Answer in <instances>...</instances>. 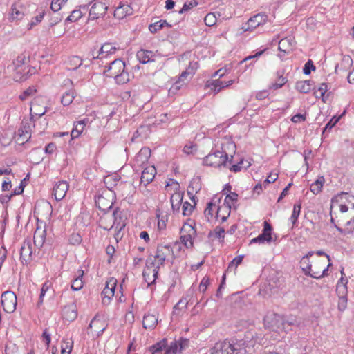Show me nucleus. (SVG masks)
Listing matches in <instances>:
<instances>
[{
  "instance_id": "nucleus-49",
  "label": "nucleus",
  "mask_w": 354,
  "mask_h": 354,
  "mask_svg": "<svg viewBox=\"0 0 354 354\" xmlns=\"http://www.w3.org/2000/svg\"><path fill=\"white\" fill-rule=\"evenodd\" d=\"M330 223L334 225V227L336 228L337 225L339 227L341 224V219L338 218V211L335 210V208L332 209V203H330Z\"/></svg>"
},
{
  "instance_id": "nucleus-43",
  "label": "nucleus",
  "mask_w": 354,
  "mask_h": 354,
  "mask_svg": "<svg viewBox=\"0 0 354 354\" xmlns=\"http://www.w3.org/2000/svg\"><path fill=\"white\" fill-rule=\"evenodd\" d=\"M301 208V203L294 205L293 210H292L291 216L290 218V220L292 225V227H294L295 226H297V223L298 221V217L300 214Z\"/></svg>"
},
{
  "instance_id": "nucleus-46",
  "label": "nucleus",
  "mask_w": 354,
  "mask_h": 354,
  "mask_svg": "<svg viewBox=\"0 0 354 354\" xmlns=\"http://www.w3.org/2000/svg\"><path fill=\"white\" fill-rule=\"evenodd\" d=\"M238 201V194L235 192H231L227 194L224 200L223 205L230 206V208L234 206V203Z\"/></svg>"
},
{
  "instance_id": "nucleus-55",
  "label": "nucleus",
  "mask_w": 354,
  "mask_h": 354,
  "mask_svg": "<svg viewBox=\"0 0 354 354\" xmlns=\"http://www.w3.org/2000/svg\"><path fill=\"white\" fill-rule=\"evenodd\" d=\"M18 132L19 137L17 138V142H20L21 144H24L30 138V134L28 133V131H26V132H24L23 129H19Z\"/></svg>"
},
{
  "instance_id": "nucleus-35",
  "label": "nucleus",
  "mask_w": 354,
  "mask_h": 354,
  "mask_svg": "<svg viewBox=\"0 0 354 354\" xmlns=\"http://www.w3.org/2000/svg\"><path fill=\"white\" fill-rule=\"evenodd\" d=\"M29 64V58L27 57L25 55L21 54L19 55L12 62V64L10 66L11 68H20L25 67L28 66Z\"/></svg>"
},
{
  "instance_id": "nucleus-13",
  "label": "nucleus",
  "mask_w": 354,
  "mask_h": 354,
  "mask_svg": "<svg viewBox=\"0 0 354 354\" xmlns=\"http://www.w3.org/2000/svg\"><path fill=\"white\" fill-rule=\"evenodd\" d=\"M107 10V6L100 1H97L94 3L90 10H89V17L91 19H97L100 17L104 16Z\"/></svg>"
},
{
  "instance_id": "nucleus-17",
  "label": "nucleus",
  "mask_w": 354,
  "mask_h": 354,
  "mask_svg": "<svg viewBox=\"0 0 354 354\" xmlns=\"http://www.w3.org/2000/svg\"><path fill=\"white\" fill-rule=\"evenodd\" d=\"M156 169L153 166L147 167L144 169L140 177V183L145 186L149 184L154 178Z\"/></svg>"
},
{
  "instance_id": "nucleus-37",
  "label": "nucleus",
  "mask_w": 354,
  "mask_h": 354,
  "mask_svg": "<svg viewBox=\"0 0 354 354\" xmlns=\"http://www.w3.org/2000/svg\"><path fill=\"white\" fill-rule=\"evenodd\" d=\"M165 26L171 28V25L169 24L166 20L160 19L158 21L151 24L149 26V30L151 33H155L157 31L161 30Z\"/></svg>"
},
{
  "instance_id": "nucleus-45",
  "label": "nucleus",
  "mask_w": 354,
  "mask_h": 354,
  "mask_svg": "<svg viewBox=\"0 0 354 354\" xmlns=\"http://www.w3.org/2000/svg\"><path fill=\"white\" fill-rule=\"evenodd\" d=\"M243 259V255H239L233 259V260L229 263L227 272H235L237 266L241 263Z\"/></svg>"
},
{
  "instance_id": "nucleus-39",
  "label": "nucleus",
  "mask_w": 354,
  "mask_h": 354,
  "mask_svg": "<svg viewBox=\"0 0 354 354\" xmlns=\"http://www.w3.org/2000/svg\"><path fill=\"white\" fill-rule=\"evenodd\" d=\"M86 124V120L84 119L82 120L76 122L74 124V127L71 131V136L72 138H75L80 136V133L82 132L84 126Z\"/></svg>"
},
{
  "instance_id": "nucleus-30",
  "label": "nucleus",
  "mask_w": 354,
  "mask_h": 354,
  "mask_svg": "<svg viewBox=\"0 0 354 354\" xmlns=\"http://www.w3.org/2000/svg\"><path fill=\"white\" fill-rule=\"evenodd\" d=\"M28 66L24 67H16L12 68V70L15 72L14 74V80L16 82H23L27 80V77H26V72L27 71V68Z\"/></svg>"
},
{
  "instance_id": "nucleus-19",
  "label": "nucleus",
  "mask_w": 354,
  "mask_h": 354,
  "mask_svg": "<svg viewBox=\"0 0 354 354\" xmlns=\"http://www.w3.org/2000/svg\"><path fill=\"white\" fill-rule=\"evenodd\" d=\"M116 284L117 280L114 278H111L106 281V286L102 292L104 299L107 298L109 301L113 297Z\"/></svg>"
},
{
  "instance_id": "nucleus-21",
  "label": "nucleus",
  "mask_w": 354,
  "mask_h": 354,
  "mask_svg": "<svg viewBox=\"0 0 354 354\" xmlns=\"http://www.w3.org/2000/svg\"><path fill=\"white\" fill-rule=\"evenodd\" d=\"M136 57L141 64H147L155 60V54L151 50L141 49L137 52Z\"/></svg>"
},
{
  "instance_id": "nucleus-18",
  "label": "nucleus",
  "mask_w": 354,
  "mask_h": 354,
  "mask_svg": "<svg viewBox=\"0 0 354 354\" xmlns=\"http://www.w3.org/2000/svg\"><path fill=\"white\" fill-rule=\"evenodd\" d=\"M268 21V15L259 13L250 17L248 21V29H254L260 25L264 24Z\"/></svg>"
},
{
  "instance_id": "nucleus-31",
  "label": "nucleus",
  "mask_w": 354,
  "mask_h": 354,
  "mask_svg": "<svg viewBox=\"0 0 354 354\" xmlns=\"http://www.w3.org/2000/svg\"><path fill=\"white\" fill-rule=\"evenodd\" d=\"M171 251V248L168 245H158L156 254L153 257L154 259L161 258L166 259V257L169 254Z\"/></svg>"
},
{
  "instance_id": "nucleus-27",
  "label": "nucleus",
  "mask_w": 354,
  "mask_h": 354,
  "mask_svg": "<svg viewBox=\"0 0 354 354\" xmlns=\"http://www.w3.org/2000/svg\"><path fill=\"white\" fill-rule=\"evenodd\" d=\"M158 323V318L152 314L145 315L143 317L142 325L145 328H153Z\"/></svg>"
},
{
  "instance_id": "nucleus-20",
  "label": "nucleus",
  "mask_w": 354,
  "mask_h": 354,
  "mask_svg": "<svg viewBox=\"0 0 354 354\" xmlns=\"http://www.w3.org/2000/svg\"><path fill=\"white\" fill-rule=\"evenodd\" d=\"M295 39L291 37H285L279 42L278 49L286 54L289 53L293 48Z\"/></svg>"
},
{
  "instance_id": "nucleus-8",
  "label": "nucleus",
  "mask_w": 354,
  "mask_h": 354,
  "mask_svg": "<svg viewBox=\"0 0 354 354\" xmlns=\"http://www.w3.org/2000/svg\"><path fill=\"white\" fill-rule=\"evenodd\" d=\"M32 259L31 240L26 239L20 248V260L23 264H28Z\"/></svg>"
},
{
  "instance_id": "nucleus-29",
  "label": "nucleus",
  "mask_w": 354,
  "mask_h": 354,
  "mask_svg": "<svg viewBox=\"0 0 354 354\" xmlns=\"http://www.w3.org/2000/svg\"><path fill=\"white\" fill-rule=\"evenodd\" d=\"M313 86V82L310 80L298 81L296 83V89L301 93H308Z\"/></svg>"
},
{
  "instance_id": "nucleus-26",
  "label": "nucleus",
  "mask_w": 354,
  "mask_h": 354,
  "mask_svg": "<svg viewBox=\"0 0 354 354\" xmlns=\"http://www.w3.org/2000/svg\"><path fill=\"white\" fill-rule=\"evenodd\" d=\"M131 14V8L129 5H122L116 8L114 11V17L122 19L127 15Z\"/></svg>"
},
{
  "instance_id": "nucleus-50",
  "label": "nucleus",
  "mask_w": 354,
  "mask_h": 354,
  "mask_svg": "<svg viewBox=\"0 0 354 354\" xmlns=\"http://www.w3.org/2000/svg\"><path fill=\"white\" fill-rule=\"evenodd\" d=\"M37 92V89L35 86H30L19 95L21 100H26L30 97L32 96Z\"/></svg>"
},
{
  "instance_id": "nucleus-51",
  "label": "nucleus",
  "mask_w": 354,
  "mask_h": 354,
  "mask_svg": "<svg viewBox=\"0 0 354 354\" xmlns=\"http://www.w3.org/2000/svg\"><path fill=\"white\" fill-rule=\"evenodd\" d=\"M167 346V342L165 339H163L154 345L150 347V351L152 352V354H156L157 353L161 351L164 348Z\"/></svg>"
},
{
  "instance_id": "nucleus-36",
  "label": "nucleus",
  "mask_w": 354,
  "mask_h": 354,
  "mask_svg": "<svg viewBox=\"0 0 354 354\" xmlns=\"http://www.w3.org/2000/svg\"><path fill=\"white\" fill-rule=\"evenodd\" d=\"M84 275V271L82 270H78V275L77 277L71 283V288L77 291L81 290L83 288L84 286V281L82 280V277Z\"/></svg>"
},
{
  "instance_id": "nucleus-53",
  "label": "nucleus",
  "mask_w": 354,
  "mask_h": 354,
  "mask_svg": "<svg viewBox=\"0 0 354 354\" xmlns=\"http://www.w3.org/2000/svg\"><path fill=\"white\" fill-rule=\"evenodd\" d=\"M44 15H45V12H44V10H43V11L40 12L37 16L33 17L31 21L28 24V28L30 30V29L32 28V27L35 26V25H37L38 23L41 22L44 18Z\"/></svg>"
},
{
  "instance_id": "nucleus-64",
  "label": "nucleus",
  "mask_w": 354,
  "mask_h": 354,
  "mask_svg": "<svg viewBox=\"0 0 354 354\" xmlns=\"http://www.w3.org/2000/svg\"><path fill=\"white\" fill-rule=\"evenodd\" d=\"M315 66L313 64L312 60L309 59L304 65L303 68V72L305 75H309L311 73V71H315Z\"/></svg>"
},
{
  "instance_id": "nucleus-52",
  "label": "nucleus",
  "mask_w": 354,
  "mask_h": 354,
  "mask_svg": "<svg viewBox=\"0 0 354 354\" xmlns=\"http://www.w3.org/2000/svg\"><path fill=\"white\" fill-rule=\"evenodd\" d=\"M112 216L113 217L114 221H113V225L110 227V229L112 228L113 226H115L116 228H120V229L122 228L124 226V224L120 225V222L118 221V218H120V212L118 211V208H116L113 211ZM106 229L109 230V228H106Z\"/></svg>"
},
{
  "instance_id": "nucleus-62",
  "label": "nucleus",
  "mask_w": 354,
  "mask_h": 354,
  "mask_svg": "<svg viewBox=\"0 0 354 354\" xmlns=\"http://www.w3.org/2000/svg\"><path fill=\"white\" fill-rule=\"evenodd\" d=\"M194 208V206L192 205L189 202H185L183 205V215L189 216Z\"/></svg>"
},
{
  "instance_id": "nucleus-47",
  "label": "nucleus",
  "mask_w": 354,
  "mask_h": 354,
  "mask_svg": "<svg viewBox=\"0 0 354 354\" xmlns=\"http://www.w3.org/2000/svg\"><path fill=\"white\" fill-rule=\"evenodd\" d=\"M245 339L246 340H248L250 339V341L252 342V344H262V341L263 340V337L261 335H257L256 333H254L251 331H248L245 335Z\"/></svg>"
},
{
  "instance_id": "nucleus-59",
  "label": "nucleus",
  "mask_w": 354,
  "mask_h": 354,
  "mask_svg": "<svg viewBox=\"0 0 354 354\" xmlns=\"http://www.w3.org/2000/svg\"><path fill=\"white\" fill-rule=\"evenodd\" d=\"M158 216V227L160 230H164L166 227L167 222V215L157 214Z\"/></svg>"
},
{
  "instance_id": "nucleus-23",
  "label": "nucleus",
  "mask_w": 354,
  "mask_h": 354,
  "mask_svg": "<svg viewBox=\"0 0 354 354\" xmlns=\"http://www.w3.org/2000/svg\"><path fill=\"white\" fill-rule=\"evenodd\" d=\"M184 193L180 191L174 192L170 198L172 209L175 212H179L183 202Z\"/></svg>"
},
{
  "instance_id": "nucleus-9",
  "label": "nucleus",
  "mask_w": 354,
  "mask_h": 354,
  "mask_svg": "<svg viewBox=\"0 0 354 354\" xmlns=\"http://www.w3.org/2000/svg\"><path fill=\"white\" fill-rule=\"evenodd\" d=\"M263 323L266 328L272 330H277L282 324V318L277 313H268L263 318Z\"/></svg>"
},
{
  "instance_id": "nucleus-11",
  "label": "nucleus",
  "mask_w": 354,
  "mask_h": 354,
  "mask_svg": "<svg viewBox=\"0 0 354 354\" xmlns=\"http://www.w3.org/2000/svg\"><path fill=\"white\" fill-rule=\"evenodd\" d=\"M272 226L267 221L263 223V229L262 233L260 234L257 237L254 238L251 240V243H263L265 242L270 243L272 240Z\"/></svg>"
},
{
  "instance_id": "nucleus-57",
  "label": "nucleus",
  "mask_w": 354,
  "mask_h": 354,
  "mask_svg": "<svg viewBox=\"0 0 354 354\" xmlns=\"http://www.w3.org/2000/svg\"><path fill=\"white\" fill-rule=\"evenodd\" d=\"M198 5V2L196 0H191L189 1H187L184 3L183 8L179 10V13L182 14L191 8H193L194 7Z\"/></svg>"
},
{
  "instance_id": "nucleus-6",
  "label": "nucleus",
  "mask_w": 354,
  "mask_h": 354,
  "mask_svg": "<svg viewBox=\"0 0 354 354\" xmlns=\"http://www.w3.org/2000/svg\"><path fill=\"white\" fill-rule=\"evenodd\" d=\"M1 305L3 310L8 313L16 309L17 296L12 291H6L1 295Z\"/></svg>"
},
{
  "instance_id": "nucleus-7",
  "label": "nucleus",
  "mask_w": 354,
  "mask_h": 354,
  "mask_svg": "<svg viewBox=\"0 0 354 354\" xmlns=\"http://www.w3.org/2000/svg\"><path fill=\"white\" fill-rule=\"evenodd\" d=\"M196 233V230L191 225L185 224L181 228L180 239L187 248L193 246L192 239Z\"/></svg>"
},
{
  "instance_id": "nucleus-25",
  "label": "nucleus",
  "mask_w": 354,
  "mask_h": 354,
  "mask_svg": "<svg viewBox=\"0 0 354 354\" xmlns=\"http://www.w3.org/2000/svg\"><path fill=\"white\" fill-rule=\"evenodd\" d=\"M231 212L230 206L222 205L217 208L216 218H221L222 223L225 222L230 216Z\"/></svg>"
},
{
  "instance_id": "nucleus-56",
  "label": "nucleus",
  "mask_w": 354,
  "mask_h": 354,
  "mask_svg": "<svg viewBox=\"0 0 354 354\" xmlns=\"http://www.w3.org/2000/svg\"><path fill=\"white\" fill-rule=\"evenodd\" d=\"M243 164V160H241L236 165H232L230 168V170L231 171L236 173V172L240 171L242 168H244V169H246L247 168H248L251 165L250 162H247V164L245 165H244V166L242 165Z\"/></svg>"
},
{
  "instance_id": "nucleus-40",
  "label": "nucleus",
  "mask_w": 354,
  "mask_h": 354,
  "mask_svg": "<svg viewBox=\"0 0 354 354\" xmlns=\"http://www.w3.org/2000/svg\"><path fill=\"white\" fill-rule=\"evenodd\" d=\"M325 179L324 176H319V178L310 185V191L315 194H319L323 187Z\"/></svg>"
},
{
  "instance_id": "nucleus-15",
  "label": "nucleus",
  "mask_w": 354,
  "mask_h": 354,
  "mask_svg": "<svg viewBox=\"0 0 354 354\" xmlns=\"http://www.w3.org/2000/svg\"><path fill=\"white\" fill-rule=\"evenodd\" d=\"M150 156V149L148 147H142L135 157L134 165L137 167H142L148 162Z\"/></svg>"
},
{
  "instance_id": "nucleus-3",
  "label": "nucleus",
  "mask_w": 354,
  "mask_h": 354,
  "mask_svg": "<svg viewBox=\"0 0 354 354\" xmlns=\"http://www.w3.org/2000/svg\"><path fill=\"white\" fill-rule=\"evenodd\" d=\"M165 259L161 258L154 259L152 255H150L146 261V266L142 272L143 277L146 276H152V282L155 283L158 278V272L160 266H163Z\"/></svg>"
},
{
  "instance_id": "nucleus-2",
  "label": "nucleus",
  "mask_w": 354,
  "mask_h": 354,
  "mask_svg": "<svg viewBox=\"0 0 354 354\" xmlns=\"http://www.w3.org/2000/svg\"><path fill=\"white\" fill-rule=\"evenodd\" d=\"M108 77H113L119 84L127 83L129 80V74L125 69V63L120 59L111 62L103 72Z\"/></svg>"
},
{
  "instance_id": "nucleus-48",
  "label": "nucleus",
  "mask_w": 354,
  "mask_h": 354,
  "mask_svg": "<svg viewBox=\"0 0 354 354\" xmlns=\"http://www.w3.org/2000/svg\"><path fill=\"white\" fill-rule=\"evenodd\" d=\"M192 75H189V72L186 70L180 74L178 80H177L173 86L174 88L179 89L180 87L185 84V80H187L188 77L191 78Z\"/></svg>"
},
{
  "instance_id": "nucleus-54",
  "label": "nucleus",
  "mask_w": 354,
  "mask_h": 354,
  "mask_svg": "<svg viewBox=\"0 0 354 354\" xmlns=\"http://www.w3.org/2000/svg\"><path fill=\"white\" fill-rule=\"evenodd\" d=\"M287 82V79L282 75H279L276 82L272 83L269 88L273 89H279L281 88Z\"/></svg>"
},
{
  "instance_id": "nucleus-24",
  "label": "nucleus",
  "mask_w": 354,
  "mask_h": 354,
  "mask_svg": "<svg viewBox=\"0 0 354 354\" xmlns=\"http://www.w3.org/2000/svg\"><path fill=\"white\" fill-rule=\"evenodd\" d=\"M46 235L45 230L41 228L36 229L33 237L34 244L36 247L40 248L43 246L46 239Z\"/></svg>"
},
{
  "instance_id": "nucleus-16",
  "label": "nucleus",
  "mask_w": 354,
  "mask_h": 354,
  "mask_svg": "<svg viewBox=\"0 0 354 354\" xmlns=\"http://www.w3.org/2000/svg\"><path fill=\"white\" fill-rule=\"evenodd\" d=\"M234 82V80H233L225 82L217 79L208 82L206 86L209 87L211 90L214 91L215 93H218L221 91V89L232 85Z\"/></svg>"
},
{
  "instance_id": "nucleus-63",
  "label": "nucleus",
  "mask_w": 354,
  "mask_h": 354,
  "mask_svg": "<svg viewBox=\"0 0 354 354\" xmlns=\"http://www.w3.org/2000/svg\"><path fill=\"white\" fill-rule=\"evenodd\" d=\"M350 209H351L348 205L346 203L337 202L335 210L337 211L339 209V212L341 214L347 212Z\"/></svg>"
},
{
  "instance_id": "nucleus-5",
  "label": "nucleus",
  "mask_w": 354,
  "mask_h": 354,
  "mask_svg": "<svg viewBox=\"0 0 354 354\" xmlns=\"http://www.w3.org/2000/svg\"><path fill=\"white\" fill-rule=\"evenodd\" d=\"M115 193L113 192L105 191L102 195H100L95 201L98 208L104 213L109 212L113 205V198Z\"/></svg>"
},
{
  "instance_id": "nucleus-14",
  "label": "nucleus",
  "mask_w": 354,
  "mask_h": 354,
  "mask_svg": "<svg viewBox=\"0 0 354 354\" xmlns=\"http://www.w3.org/2000/svg\"><path fill=\"white\" fill-rule=\"evenodd\" d=\"M68 189V184L66 181H59L55 183L53 193L57 201H61L64 198L67 190Z\"/></svg>"
},
{
  "instance_id": "nucleus-41",
  "label": "nucleus",
  "mask_w": 354,
  "mask_h": 354,
  "mask_svg": "<svg viewBox=\"0 0 354 354\" xmlns=\"http://www.w3.org/2000/svg\"><path fill=\"white\" fill-rule=\"evenodd\" d=\"M75 92L73 89H71V90L66 91V93H64L61 99L62 104L64 106L70 105L73 102V101L75 98Z\"/></svg>"
},
{
  "instance_id": "nucleus-42",
  "label": "nucleus",
  "mask_w": 354,
  "mask_h": 354,
  "mask_svg": "<svg viewBox=\"0 0 354 354\" xmlns=\"http://www.w3.org/2000/svg\"><path fill=\"white\" fill-rule=\"evenodd\" d=\"M21 9V6H17V4H15L12 6L10 13L12 19L19 20L23 18L24 14Z\"/></svg>"
},
{
  "instance_id": "nucleus-60",
  "label": "nucleus",
  "mask_w": 354,
  "mask_h": 354,
  "mask_svg": "<svg viewBox=\"0 0 354 354\" xmlns=\"http://www.w3.org/2000/svg\"><path fill=\"white\" fill-rule=\"evenodd\" d=\"M82 17V12L80 10H73L71 15L66 18L67 21H76Z\"/></svg>"
},
{
  "instance_id": "nucleus-61",
  "label": "nucleus",
  "mask_w": 354,
  "mask_h": 354,
  "mask_svg": "<svg viewBox=\"0 0 354 354\" xmlns=\"http://www.w3.org/2000/svg\"><path fill=\"white\" fill-rule=\"evenodd\" d=\"M204 21L207 26H212L216 24V19L213 13H209L205 17Z\"/></svg>"
},
{
  "instance_id": "nucleus-22",
  "label": "nucleus",
  "mask_w": 354,
  "mask_h": 354,
  "mask_svg": "<svg viewBox=\"0 0 354 354\" xmlns=\"http://www.w3.org/2000/svg\"><path fill=\"white\" fill-rule=\"evenodd\" d=\"M39 100L35 99L30 105V115L32 117L34 115L41 117L46 112V107L41 106L39 103Z\"/></svg>"
},
{
  "instance_id": "nucleus-28",
  "label": "nucleus",
  "mask_w": 354,
  "mask_h": 354,
  "mask_svg": "<svg viewBox=\"0 0 354 354\" xmlns=\"http://www.w3.org/2000/svg\"><path fill=\"white\" fill-rule=\"evenodd\" d=\"M118 49L114 44L112 43H104L100 47V52L102 53V57L105 58L109 55H113Z\"/></svg>"
},
{
  "instance_id": "nucleus-4",
  "label": "nucleus",
  "mask_w": 354,
  "mask_h": 354,
  "mask_svg": "<svg viewBox=\"0 0 354 354\" xmlns=\"http://www.w3.org/2000/svg\"><path fill=\"white\" fill-rule=\"evenodd\" d=\"M314 252L310 251L308 252L306 255H305L301 260V265L302 266V270L306 275H308L315 279H321L323 277L328 275V268L331 266V263H329L326 268L322 270V272L320 274V271H314L312 269V265L310 263L308 258L313 256Z\"/></svg>"
},
{
  "instance_id": "nucleus-12",
  "label": "nucleus",
  "mask_w": 354,
  "mask_h": 354,
  "mask_svg": "<svg viewBox=\"0 0 354 354\" xmlns=\"http://www.w3.org/2000/svg\"><path fill=\"white\" fill-rule=\"evenodd\" d=\"M337 202L346 203L351 209H354V196L346 192H341L333 196L331 199L332 209L336 207Z\"/></svg>"
},
{
  "instance_id": "nucleus-1",
  "label": "nucleus",
  "mask_w": 354,
  "mask_h": 354,
  "mask_svg": "<svg viewBox=\"0 0 354 354\" xmlns=\"http://www.w3.org/2000/svg\"><path fill=\"white\" fill-rule=\"evenodd\" d=\"M226 147L228 149L231 148L232 151L235 150L236 145L233 142H226L225 144H221V150L218 148L212 150V152L209 153L203 158V165L214 167H221L222 166L225 167L227 161L229 160V156L226 151Z\"/></svg>"
},
{
  "instance_id": "nucleus-34",
  "label": "nucleus",
  "mask_w": 354,
  "mask_h": 354,
  "mask_svg": "<svg viewBox=\"0 0 354 354\" xmlns=\"http://www.w3.org/2000/svg\"><path fill=\"white\" fill-rule=\"evenodd\" d=\"M225 230L223 227L220 226H216L214 230L209 231L208 233V237L212 238L214 237L215 239H218L220 242L224 241Z\"/></svg>"
},
{
  "instance_id": "nucleus-38",
  "label": "nucleus",
  "mask_w": 354,
  "mask_h": 354,
  "mask_svg": "<svg viewBox=\"0 0 354 354\" xmlns=\"http://www.w3.org/2000/svg\"><path fill=\"white\" fill-rule=\"evenodd\" d=\"M64 318L68 321H73L77 317V312L75 306H66L63 310Z\"/></svg>"
},
{
  "instance_id": "nucleus-58",
  "label": "nucleus",
  "mask_w": 354,
  "mask_h": 354,
  "mask_svg": "<svg viewBox=\"0 0 354 354\" xmlns=\"http://www.w3.org/2000/svg\"><path fill=\"white\" fill-rule=\"evenodd\" d=\"M117 180V177L115 176H107L104 179V183L106 185V187L109 189L108 191L111 192V189L113 187V185H115V183H112V182L115 183Z\"/></svg>"
},
{
  "instance_id": "nucleus-44",
  "label": "nucleus",
  "mask_w": 354,
  "mask_h": 354,
  "mask_svg": "<svg viewBox=\"0 0 354 354\" xmlns=\"http://www.w3.org/2000/svg\"><path fill=\"white\" fill-rule=\"evenodd\" d=\"M328 91V86L326 83H322L317 90L314 91V95L316 98H322V101L326 102L325 94Z\"/></svg>"
},
{
  "instance_id": "nucleus-32",
  "label": "nucleus",
  "mask_w": 354,
  "mask_h": 354,
  "mask_svg": "<svg viewBox=\"0 0 354 354\" xmlns=\"http://www.w3.org/2000/svg\"><path fill=\"white\" fill-rule=\"evenodd\" d=\"M68 70H76L82 64V59L78 56L69 57L66 63Z\"/></svg>"
},
{
  "instance_id": "nucleus-10",
  "label": "nucleus",
  "mask_w": 354,
  "mask_h": 354,
  "mask_svg": "<svg viewBox=\"0 0 354 354\" xmlns=\"http://www.w3.org/2000/svg\"><path fill=\"white\" fill-rule=\"evenodd\" d=\"M236 348L229 341L219 342L212 348V354H234Z\"/></svg>"
},
{
  "instance_id": "nucleus-33",
  "label": "nucleus",
  "mask_w": 354,
  "mask_h": 354,
  "mask_svg": "<svg viewBox=\"0 0 354 354\" xmlns=\"http://www.w3.org/2000/svg\"><path fill=\"white\" fill-rule=\"evenodd\" d=\"M336 229L340 234H342L343 235L353 234H354V216H353L352 218H351V220H349L346 222L345 228H342L337 225Z\"/></svg>"
}]
</instances>
